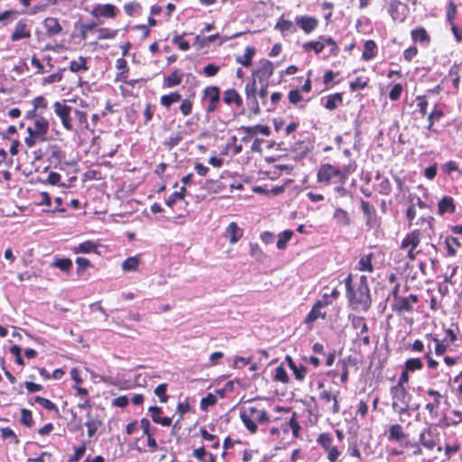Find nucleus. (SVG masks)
Listing matches in <instances>:
<instances>
[{"label":"nucleus","mask_w":462,"mask_h":462,"mask_svg":"<svg viewBox=\"0 0 462 462\" xmlns=\"http://www.w3.org/2000/svg\"><path fill=\"white\" fill-rule=\"evenodd\" d=\"M373 259V253L362 255L358 261L357 269L361 272L372 273L374 271V266L372 263Z\"/></svg>","instance_id":"nucleus-29"},{"label":"nucleus","mask_w":462,"mask_h":462,"mask_svg":"<svg viewBox=\"0 0 462 462\" xmlns=\"http://www.w3.org/2000/svg\"><path fill=\"white\" fill-rule=\"evenodd\" d=\"M273 70L274 66L273 62L268 60H263L260 62L259 68L253 72V78L258 79L260 83L268 82L273 74Z\"/></svg>","instance_id":"nucleus-10"},{"label":"nucleus","mask_w":462,"mask_h":462,"mask_svg":"<svg viewBox=\"0 0 462 462\" xmlns=\"http://www.w3.org/2000/svg\"><path fill=\"white\" fill-rule=\"evenodd\" d=\"M149 411L151 412L153 422L161 424L162 426H170L171 424V419L170 417L162 418V415H160L162 412L161 407L152 406L149 408Z\"/></svg>","instance_id":"nucleus-23"},{"label":"nucleus","mask_w":462,"mask_h":462,"mask_svg":"<svg viewBox=\"0 0 462 462\" xmlns=\"http://www.w3.org/2000/svg\"><path fill=\"white\" fill-rule=\"evenodd\" d=\"M91 14L94 17L113 18L116 16V6L111 4L94 5Z\"/></svg>","instance_id":"nucleus-16"},{"label":"nucleus","mask_w":462,"mask_h":462,"mask_svg":"<svg viewBox=\"0 0 462 462\" xmlns=\"http://www.w3.org/2000/svg\"><path fill=\"white\" fill-rule=\"evenodd\" d=\"M57 4L58 0H41L37 5L32 7L29 14H36L38 13L45 11L48 6L56 5Z\"/></svg>","instance_id":"nucleus-47"},{"label":"nucleus","mask_w":462,"mask_h":462,"mask_svg":"<svg viewBox=\"0 0 462 462\" xmlns=\"http://www.w3.org/2000/svg\"><path fill=\"white\" fill-rule=\"evenodd\" d=\"M317 441L325 450L332 447V438L329 433H321Z\"/></svg>","instance_id":"nucleus-56"},{"label":"nucleus","mask_w":462,"mask_h":462,"mask_svg":"<svg viewBox=\"0 0 462 462\" xmlns=\"http://www.w3.org/2000/svg\"><path fill=\"white\" fill-rule=\"evenodd\" d=\"M31 37V24L26 19H20L11 34L12 42H18Z\"/></svg>","instance_id":"nucleus-9"},{"label":"nucleus","mask_w":462,"mask_h":462,"mask_svg":"<svg viewBox=\"0 0 462 462\" xmlns=\"http://www.w3.org/2000/svg\"><path fill=\"white\" fill-rule=\"evenodd\" d=\"M405 438V433L400 424H393L389 429L388 439L390 441L401 440Z\"/></svg>","instance_id":"nucleus-42"},{"label":"nucleus","mask_w":462,"mask_h":462,"mask_svg":"<svg viewBox=\"0 0 462 462\" xmlns=\"http://www.w3.org/2000/svg\"><path fill=\"white\" fill-rule=\"evenodd\" d=\"M88 69L87 66V59L79 56L78 60H71L69 63V70L77 73L79 71H87Z\"/></svg>","instance_id":"nucleus-43"},{"label":"nucleus","mask_w":462,"mask_h":462,"mask_svg":"<svg viewBox=\"0 0 462 462\" xmlns=\"http://www.w3.org/2000/svg\"><path fill=\"white\" fill-rule=\"evenodd\" d=\"M402 86L400 83L395 84L389 92V98L392 101H396L401 97L402 93Z\"/></svg>","instance_id":"nucleus-64"},{"label":"nucleus","mask_w":462,"mask_h":462,"mask_svg":"<svg viewBox=\"0 0 462 462\" xmlns=\"http://www.w3.org/2000/svg\"><path fill=\"white\" fill-rule=\"evenodd\" d=\"M245 94L247 106L255 115L260 113V106L257 100L256 79L252 78L246 82L245 87Z\"/></svg>","instance_id":"nucleus-8"},{"label":"nucleus","mask_w":462,"mask_h":462,"mask_svg":"<svg viewBox=\"0 0 462 462\" xmlns=\"http://www.w3.org/2000/svg\"><path fill=\"white\" fill-rule=\"evenodd\" d=\"M273 379L275 381L282 382L283 383H286L289 382L288 374L282 365H279L275 368Z\"/></svg>","instance_id":"nucleus-49"},{"label":"nucleus","mask_w":462,"mask_h":462,"mask_svg":"<svg viewBox=\"0 0 462 462\" xmlns=\"http://www.w3.org/2000/svg\"><path fill=\"white\" fill-rule=\"evenodd\" d=\"M243 236V230L236 222H231L226 228L224 236L232 245L236 244Z\"/></svg>","instance_id":"nucleus-18"},{"label":"nucleus","mask_w":462,"mask_h":462,"mask_svg":"<svg viewBox=\"0 0 462 462\" xmlns=\"http://www.w3.org/2000/svg\"><path fill=\"white\" fill-rule=\"evenodd\" d=\"M376 43L373 40L366 41L364 45L362 59L367 61L373 60L376 55Z\"/></svg>","instance_id":"nucleus-35"},{"label":"nucleus","mask_w":462,"mask_h":462,"mask_svg":"<svg viewBox=\"0 0 462 462\" xmlns=\"http://www.w3.org/2000/svg\"><path fill=\"white\" fill-rule=\"evenodd\" d=\"M331 303H332L331 300H318L313 305L310 311L308 313L307 317L305 318V323L312 324L319 318L325 319L326 313L322 312L321 310L323 308L328 306Z\"/></svg>","instance_id":"nucleus-11"},{"label":"nucleus","mask_w":462,"mask_h":462,"mask_svg":"<svg viewBox=\"0 0 462 462\" xmlns=\"http://www.w3.org/2000/svg\"><path fill=\"white\" fill-rule=\"evenodd\" d=\"M407 11V5L400 1L393 0L389 5L388 12L395 22H403L406 18Z\"/></svg>","instance_id":"nucleus-14"},{"label":"nucleus","mask_w":462,"mask_h":462,"mask_svg":"<svg viewBox=\"0 0 462 462\" xmlns=\"http://www.w3.org/2000/svg\"><path fill=\"white\" fill-rule=\"evenodd\" d=\"M240 419L246 430L252 433H256L258 425H263L269 422L270 416L264 410L255 406H244L240 410Z\"/></svg>","instance_id":"nucleus-2"},{"label":"nucleus","mask_w":462,"mask_h":462,"mask_svg":"<svg viewBox=\"0 0 462 462\" xmlns=\"http://www.w3.org/2000/svg\"><path fill=\"white\" fill-rule=\"evenodd\" d=\"M97 245L93 241L87 240L72 248L74 254H88L96 251Z\"/></svg>","instance_id":"nucleus-36"},{"label":"nucleus","mask_w":462,"mask_h":462,"mask_svg":"<svg viewBox=\"0 0 462 462\" xmlns=\"http://www.w3.org/2000/svg\"><path fill=\"white\" fill-rule=\"evenodd\" d=\"M438 211L439 215L455 212L454 200L451 197L445 196L438 204Z\"/></svg>","instance_id":"nucleus-28"},{"label":"nucleus","mask_w":462,"mask_h":462,"mask_svg":"<svg viewBox=\"0 0 462 462\" xmlns=\"http://www.w3.org/2000/svg\"><path fill=\"white\" fill-rule=\"evenodd\" d=\"M419 441L424 448L430 450L433 449L436 446L432 431L430 429H425L421 431Z\"/></svg>","instance_id":"nucleus-25"},{"label":"nucleus","mask_w":462,"mask_h":462,"mask_svg":"<svg viewBox=\"0 0 462 462\" xmlns=\"http://www.w3.org/2000/svg\"><path fill=\"white\" fill-rule=\"evenodd\" d=\"M72 266L73 263L69 258L55 257L54 261L51 263V267L58 268L67 274L70 273Z\"/></svg>","instance_id":"nucleus-30"},{"label":"nucleus","mask_w":462,"mask_h":462,"mask_svg":"<svg viewBox=\"0 0 462 462\" xmlns=\"http://www.w3.org/2000/svg\"><path fill=\"white\" fill-rule=\"evenodd\" d=\"M428 395L434 398V401H431V402H429L426 404V410L430 413L433 414L437 411V409L439 406L441 394L433 389H429L427 392Z\"/></svg>","instance_id":"nucleus-31"},{"label":"nucleus","mask_w":462,"mask_h":462,"mask_svg":"<svg viewBox=\"0 0 462 462\" xmlns=\"http://www.w3.org/2000/svg\"><path fill=\"white\" fill-rule=\"evenodd\" d=\"M87 417L85 425L88 428V436L91 438L96 434L99 427H101L102 420L97 416H93L90 411L88 412Z\"/></svg>","instance_id":"nucleus-22"},{"label":"nucleus","mask_w":462,"mask_h":462,"mask_svg":"<svg viewBox=\"0 0 462 462\" xmlns=\"http://www.w3.org/2000/svg\"><path fill=\"white\" fill-rule=\"evenodd\" d=\"M417 101V107L419 109V113L424 116L427 114V107H428V100L425 96H417L416 97Z\"/></svg>","instance_id":"nucleus-59"},{"label":"nucleus","mask_w":462,"mask_h":462,"mask_svg":"<svg viewBox=\"0 0 462 462\" xmlns=\"http://www.w3.org/2000/svg\"><path fill=\"white\" fill-rule=\"evenodd\" d=\"M173 44L177 45L181 51H188L190 48L189 42L188 41L183 40L181 35H175L172 38Z\"/></svg>","instance_id":"nucleus-63"},{"label":"nucleus","mask_w":462,"mask_h":462,"mask_svg":"<svg viewBox=\"0 0 462 462\" xmlns=\"http://www.w3.org/2000/svg\"><path fill=\"white\" fill-rule=\"evenodd\" d=\"M445 245L448 256H454L457 253V247L461 245L459 239L454 236H448L445 239Z\"/></svg>","instance_id":"nucleus-41"},{"label":"nucleus","mask_w":462,"mask_h":462,"mask_svg":"<svg viewBox=\"0 0 462 462\" xmlns=\"http://www.w3.org/2000/svg\"><path fill=\"white\" fill-rule=\"evenodd\" d=\"M46 34L49 37L56 36L62 32V26L55 17H47L43 21Z\"/></svg>","instance_id":"nucleus-19"},{"label":"nucleus","mask_w":462,"mask_h":462,"mask_svg":"<svg viewBox=\"0 0 462 462\" xmlns=\"http://www.w3.org/2000/svg\"><path fill=\"white\" fill-rule=\"evenodd\" d=\"M369 79H363L361 77H357L355 80L351 81L349 84V88L351 91H356L359 89H364L367 87Z\"/></svg>","instance_id":"nucleus-51"},{"label":"nucleus","mask_w":462,"mask_h":462,"mask_svg":"<svg viewBox=\"0 0 462 462\" xmlns=\"http://www.w3.org/2000/svg\"><path fill=\"white\" fill-rule=\"evenodd\" d=\"M182 74L180 70L172 71L167 78H165L163 85L166 88H173L181 83Z\"/></svg>","instance_id":"nucleus-40"},{"label":"nucleus","mask_w":462,"mask_h":462,"mask_svg":"<svg viewBox=\"0 0 462 462\" xmlns=\"http://www.w3.org/2000/svg\"><path fill=\"white\" fill-rule=\"evenodd\" d=\"M217 398L212 393H208L206 397H203L200 401V409L206 411L208 407L212 406L216 403Z\"/></svg>","instance_id":"nucleus-61"},{"label":"nucleus","mask_w":462,"mask_h":462,"mask_svg":"<svg viewBox=\"0 0 462 462\" xmlns=\"http://www.w3.org/2000/svg\"><path fill=\"white\" fill-rule=\"evenodd\" d=\"M33 107L39 111H43L48 106V101L43 96H38L34 97L32 101Z\"/></svg>","instance_id":"nucleus-57"},{"label":"nucleus","mask_w":462,"mask_h":462,"mask_svg":"<svg viewBox=\"0 0 462 462\" xmlns=\"http://www.w3.org/2000/svg\"><path fill=\"white\" fill-rule=\"evenodd\" d=\"M339 392H332L331 390L323 389L319 393V401L322 402L323 408L326 411L332 414H337L340 411Z\"/></svg>","instance_id":"nucleus-5"},{"label":"nucleus","mask_w":462,"mask_h":462,"mask_svg":"<svg viewBox=\"0 0 462 462\" xmlns=\"http://www.w3.org/2000/svg\"><path fill=\"white\" fill-rule=\"evenodd\" d=\"M348 319L351 322L352 328L356 330H358L356 332L357 337L363 336L364 334H367L368 326L364 317L350 314L348 316Z\"/></svg>","instance_id":"nucleus-20"},{"label":"nucleus","mask_w":462,"mask_h":462,"mask_svg":"<svg viewBox=\"0 0 462 462\" xmlns=\"http://www.w3.org/2000/svg\"><path fill=\"white\" fill-rule=\"evenodd\" d=\"M426 337L436 343L435 354L439 356H442L447 351L450 344L457 340V335L451 328H447L445 330V336L443 338H439L436 334H427Z\"/></svg>","instance_id":"nucleus-4"},{"label":"nucleus","mask_w":462,"mask_h":462,"mask_svg":"<svg viewBox=\"0 0 462 462\" xmlns=\"http://www.w3.org/2000/svg\"><path fill=\"white\" fill-rule=\"evenodd\" d=\"M302 48L305 51H313L316 54H319L325 49V43H321V41H310L303 43Z\"/></svg>","instance_id":"nucleus-46"},{"label":"nucleus","mask_w":462,"mask_h":462,"mask_svg":"<svg viewBox=\"0 0 462 462\" xmlns=\"http://www.w3.org/2000/svg\"><path fill=\"white\" fill-rule=\"evenodd\" d=\"M186 188L183 186L179 191L173 192L169 199L166 200V204L169 207H172L177 199H182L184 198Z\"/></svg>","instance_id":"nucleus-54"},{"label":"nucleus","mask_w":462,"mask_h":462,"mask_svg":"<svg viewBox=\"0 0 462 462\" xmlns=\"http://www.w3.org/2000/svg\"><path fill=\"white\" fill-rule=\"evenodd\" d=\"M361 209L365 216V224L370 228L379 225L376 209L368 201L361 199Z\"/></svg>","instance_id":"nucleus-12"},{"label":"nucleus","mask_w":462,"mask_h":462,"mask_svg":"<svg viewBox=\"0 0 462 462\" xmlns=\"http://www.w3.org/2000/svg\"><path fill=\"white\" fill-rule=\"evenodd\" d=\"M204 97L208 98L209 103L218 104L220 100V90L217 87H207L204 91Z\"/></svg>","instance_id":"nucleus-39"},{"label":"nucleus","mask_w":462,"mask_h":462,"mask_svg":"<svg viewBox=\"0 0 462 462\" xmlns=\"http://www.w3.org/2000/svg\"><path fill=\"white\" fill-rule=\"evenodd\" d=\"M444 116V113L442 110L440 109H438L437 108V106H435V108L431 111V113L428 116V121H429V125H428V129L429 130H431L434 123L436 121H439L442 116Z\"/></svg>","instance_id":"nucleus-50"},{"label":"nucleus","mask_w":462,"mask_h":462,"mask_svg":"<svg viewBox=\"0 0 462 462\" xmlns=\"http://www.w3.org/2000/svg\"><path fill=\"white\" fill-rule=\"evenodd\" d=\"M49 128V121L42 116H39L33 122L34 135L38 137L39 142L43 143L49 140L47 137Z\"/></svg>","instance_id":"nucleus-13"},{"label":"nucleus","mask_w":462,"mask_h":462,"mask_svg":"<svg viewBox=\"0 0 462 462\" xmlns=\"http://www.w3.org/2000/svg\"><path fill=\"white\" fill-rule=\"evenodd\" d=\"M255 54V49L252 46H247L245 50L243 56H237L236 61L245 68H249L252 65L253 58Z\"/></svg>","instance_id":"nucleus-27"},{"label":"nucleus","mask_w":462,"mask_h":462,"mask_svg":"<svg viewBox=\"0 0 462 462\" xmlns=\"http://www.w3.org/2000/svg\"><path fill=\"white\" fill-rule=\"evenodd\" d=\"M293 232L291 230H285L279 234L277 241V248L280 250L287 246V243L291 239Z\"/></svg>","instance_id":"nucleus-48"},{"label":"nucleus","mask_w":462,"mask_h":462,"mask_svg":"<svg viewBox=\"0 0 462 462\" xmlns=\"http://www.w3.org/2000/svg\"><path fill=\"white\" fill-rule=\"evenodd\" d=\"M289 428L291 430L293 437L298 438L300 430V426L294 418H291L289 420V422L283 425V431H287Z\"/></svg>","instance_id":"nucleus-52"},{"label":"nucleus","mask_w":462,"mask_h":462,"mask_svg":"<svg viewBox=\"0 0 462 462\" xmlns=\"http://www.w3.org/2000/svg\"><path fill=\"white\" fill-rule=\"evenodd\" d=\"M392 395V408L394 412L400 415V420L404 422L405 420L402 418L403 415L410 416V404L412 399V395L408 392L406 388H391Z\"/></svg>","instance_id":"nucleus-3"},{"label":"nucleus","mask_w":462,"mask_h":462,"mask_svg":"<svg viewBox=\"0 0 462 462\" xmlns=\"http://www.w3.org/2000/svg\"><path fill=\"white\" fill-rule=\"evenodd\" d=\"M72 109L73 108L70 106H68L65 101H56L53 104L54 113L60 119L62 126L68 131H71L73 129L71 117Z\"/></svg>","instance_id":"nucleus-7"},{"label":"nucleus","mask_w":462,"mask_h":462,"mask_svg":"<svg viewBox=\"0 0 462 462\" xmlns=\"http://www.w3.org/2000/svg\"><path fill=\"white\" fill-rule=\"evenodd\" d=\"M223 101L227 104H235L237 107L243 106V99L235 88H228L224 92Z\"/></svg>","instance_id":"nucleus-21"},{"label":"nucleus","mask_w":462,"mask_h":462,"mask_svg":"<svg viewBox=\"0 0 462 462\" xmlns=\"http://www.w3.org/2000/svg\"><path fill=\"white\" fill-rule=\"evenodd\" d=\"M333 218L336 221V223L340 226H347L351 223L348 213L341 208H336L333 214Z\"/></svg>","instance_id":"nucleus-34"},{"label":"nucleus","mask_w":462,"mask_h":462,"mask_svg":"<svg viewBox=\"0 0 462 462\" xmlns=\"http://www.w3.org/2000/svg\"><path fill=\"white\" fill-rule=\"evenodd\" d=\"M334 178H337L338 182L344 183L346 176L340 170L328 163L322 165L317 174V180L320 183H328Z\"/></svg>","instance_id":"nucleus-6"},{"label":"nucleus","mask_w":462,"mask_h":462,"mask_svg":"<svg viewBox=\"0 0 462 462\" xmlns=\"http://www.w3.org/2000/svg\"><path fill=\"white\" fill-rule=\"evenodd\" d=\"M33 402L40 404L43 408H45L48 411H53L56 410V405L50 401L49 399L41 397V396H35L33 398Z\"/></svg>","instance_id":"nucleus-55"},{"label":"nucleus","mask_w":462,"mask_h":462,"mask_svg":"<svg viewBox=\"0 0 462 462\" xmlns=\"http://www.w3.org/2000/svg\"><path fill=\"white\" fill-rule=\"evenodd\" d=\"M285 360L287 361L289 367L293 371L295 378L300 381L303 380L307 373V368L304 365L297 366L290 356H287Z\"/></svg>","instance_id":"nucleus-32"},{"label":"nucleus","mask_w":462,"mask_h":462,"mask_svg":"<svg viewBox=\"0 0 462 462\" xmlns=\"http://www.w3.org/2000/svg\"><path fill=\"white\" fill-rule=\"evenodd\" d=\"M140 264V255H134L126 258L122 263V269L124 272H135Z\"/></svg>","instance_id":"nucleus-37"},{"label":"nucleus","mask_w":462,"mask_h":462,"mask_svg":"<svg viewBox=\"0 0 462 462\" xmlns=\"http://www.w3.org/2000/svg\"><path fill=\"white\" fill-rule=\"evenodd\" d=\"M346 297L348 302L355 310H361L366 312L372 304V299L369 288L356 287L352 285V274H348L345 279Z\"/></svg>","instance_id":"nucleus-1"},{"label":"nucleus","mask_w":462,"mask_h":462,"mask_svg":"<svg viewBox=\"0 0 462 462\" xmlns=\"http://www.w3.org/2000/svg\"><path fill=\"white\" fill-rule=\"evenodd\" d=\"M411 39L415 42L429 43L430 36L423 27H419L411 31Z\"/></svg>","instance_id":"nucleus-38"},{"label":"nucleus","mask_w":462,"mask_h":462,"mask_svg":"<svg viewBox=\"0 0 462 462\" xmlns=\"http://www.w3.org/2000/svg\"><path fill=\"white\" fill-rule=\"evenodd\" d=\"M295 23L298 25L306 34L311 33L319 26V21L313 16L309 15H298L295 17Z\"/></svg>","instance_id":"nucleus-15"},{"label":"nucleus","mask_w":462,"mask_h":462,"mask_svg":"<svg viewBox=\"0 0 462 462\" xmlns=\"http://www.w3.org/2000/svg\"><path fill=\"white\" fill-rule=\"evenodd\" d=\"M167 390V384L166 383H161L159 384L155 390L154 393L158 398L160 399L161 402H166L168 401V396L166 394Z\"/></svg>","instance_id":"nucleus-60"},{"label":"nucleus","mask_w":462,"mask_h":462,"mask_svg":"<svg viewBox=\"0 0 462 462\" xmlns=\"http://www.w3.org/2000/svg\"><path fill=\"white\" fill-rule=\"evenodd\" d=\"M275 30L280 31L282 33H293L296 32V23L290 20L281 17L275 24Z\"/></svg>","instance_id":"nucleus-24"},{"label":"nucleus","mask_w":462,"mask_h":462,"mask_svg":"<svg viewBox=\"0 0 462 462\" xmlns=\"http://www.w3.org/2000/svg\"><path fill=\"white\" fill-rule=\"evenodd\" d=\"M403 367L406 369V372L413 373L421 370L423 368V363L418 357L408 358Z\"/></svg>","instance_id":"nucleus-44"},{"label":"nucleus","mask_w":462,"mask_h":462,"mask_svg":"<svg viewBox=\"0 0 462 462\" xmlns=\"http://www.w3.org/2000/svg\"><path fill=\"white\" fill-rule=\"evenodd\" d=\"M117 35V30H111L109 28H100L98 30V39L106 40L114 39Z\"/></svg>","instance_id":"nucleus-58"},{"label":"nucleus","mask_w":462,"mask_h":462,"mask_svg":"<svg viewBox=\"0 0 462 462\" xmlns=\"http://www.w3.org/2000/svg\"><path fill=\"white\" fill-rule=\"evenodd\" d=\"M420 243V231L414 229L407 234L401 244L402 249H416Z\"/></svg>","instance_id":"nucleus-17"},{"label":"nucleus","mask_w":462,"mask_h":462,"mask_svg":"<svg viewBox=\"0 0 462 462\" xmlns=\"http://www.w3.org/2000/svg\"><path fill=\"white\" fill-rule=\"evenodd\" d=\"M325 99L326 102L324 106L330 111L335 110L343 102V97L341 93L328 95L325 97Z\"/></svg>","instance_id":"nucleus-33"},{"label":"nucleus","mask_w":462,"mask_h":462,"mask_svg":"<svg viewBox=\"0 0 462 462\" xmlns=\"http://www.w3.org/2000/svg\"><path fill=\"white\" fill-rule=\"evenodd\" d=\"M124 10L125 12V14L129 16H134L137 13L140 12L141 10V5L135 1L134 2H130V3H126L125 5H124Z\"/></svg>","instance_id":"nucleus-53"},{"label":"nucleus","mask_w":462,"mask_h":462,"mask_svg":"<svg viewBox=\"0 0 462 462\" xmlns=\"http://www.w3.org/2000/svg\"><path fill=\"white\" fill-rule=\"evenodd\" d=\"M181 95L179 92H171L169 95H163L161 97V105L166 108H169L173 103L180 101Z\"/></svg>","instance_id":"nucleus-45"},{"label":"nucleus","mask_w":462,"mask_h":462,"mask_svg":"<svg viewBox=\"0 0 462 462\" xmlns=\"http://www.w3.org/2000/svg\"><path fill=\"white\" fill-rule=\"evenodd\" d=\"M21 414V422L27 427H32L33 424L32 411L27 409H22Z\"/></svg>","instance_id":"nucleus-62"},{"label":"nucleus","mask_w":462,"mask_h":462,"mask_svg":"<svg viewBox=\"0 0 462 462\" xmlns=\"http://www.w3.org/2000/svg\"><path fill=\"white\" fill-rule=\"evenodd\" d=\"M393 310L398 313L413 311V306L410 303L406 297L397 298V300L393 304Z\"/></svg>","instance_id":"nucleus-26"}]
</instances>
